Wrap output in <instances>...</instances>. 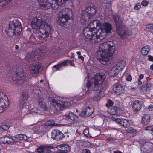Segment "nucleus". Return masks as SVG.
<instances>
[{"instance_id": "obj_1", "label": "nucleus", "mask_w": 153, "mask_h": 153, "mask_svg": "<svg viewBox=\"0 0 153 153\" xmlns=\"http://www.w3.org/2000/svg\"><path fill=\"white\" fill-rule=\"evenodd\" d=\"M31 25L33 31L36 34L35 40L42 43L47 40V38L51 31V27L47 23L43 22L41 19L35 18L33 19Z\"/></svg>"}, {"instance_id": "obj_2", "label": "nucleus", "mask_w": 153, "mask_h": 153, "mask_svg": "<svg viewBox=\"0 0 153 153\" xmlns=\"http://www.w3.org/2000/svg\"><path fill=\"white\" fill-rule=\"evenodd\" d=\"M113 43L111 41L106 42L101 44L99 46L100 51L98 54L100 55V62L106 65L109 61L114 52L113 46Z\"/></svg>"}, {"instance_id": "obj_3", "label": "nucleus", "mask_w": 153, "mask_h": 153, "mask_svg": "<svg viewBox=\"0 0 153 153\" xmlns=\"http://www.w3.org/2000/svg\"><path fill=\"white\" fill-rule=\"evenodd\" d=\"M105 79L104 73L102 72L97 73L92 78L88 79L86 85L82 86V88L87 93L90 91L97 90H98L97 87L99 85L102 83Z\"/></svg>"}, {"instance_id": "obj_4", "label": "nucleus", "mask_w": 153, "mask_h": 153, "mask_svg": "<svg viewBox=\"0 0 153 153\" xmlns=\"http://www.w3.org/2000/svg\"><path fill=\"white\" fill-rule=\"evenodd\" d=\"M22 30L21 23L18 19L10 22L9 27L5 29L6 34L10 37H12L14 34L19 35Z\"/></svg>"}, {"instance_id": "obj_5", "label": "nucleus", "mask_w": 153, "mask_h": 153, "mask_svg": "<svg viewBox=\"0 0 153 153\" xmlns=\"http://www.w3.org/2000/svg\"><path fill=\"white\" fill-rule=\"evenodd\" d=\"M68 0H38L41 7L45 9L52 8L53 10L57 9L59 6L65 3Z\"/></svg>"}, {"instance_id": "obj_6", "label": "nucleus", "mask_w": 153, "mask_h": 153, "mask_svg": "<svg viewBox=\"0 0 153 153\" xmlns=\"http://www.w3.org/2000/svg\"><path fill=\"white\" fill-rule=\"evenodd\" d=\"M116 26V30L117 34L121 37L123 36H130L132 34V31L127 30L125 27V25L123 24V22L120 19L118 16H115L113 18Z\"/></svg>"}, {"instance_id": "obj_7", "label": "nucleus", "mask_w": 153, "mask_h": 153, "mask_svg": "<svg viewBox=\"0 0 153 153\" xmlns=\"http://www.w3.org/2000/svg\"><path fill=\"white\" fill-rule=\"evenodd\" d=\"M72 11L70 9H62L59 13L57 22L61 26L65 27L68 21L70 19V16L72 15Z\"/></svg>"}, {"instance_id": "obj_8", "label": "nucleus", "mask_w": 153, "mask_h": 153, "mask_svg": "<svg viewBox=\"0 0 153 153\" xmlns=\"http://www.w3.org/2000/svg\"><path fill=\"white\" fill-rule=\"evenodd\" d=\"M100 28L101 31L99 34L96 36V41L100 42L104 39L108 34L109 33L112 29V26L111 24L107 22L101 23Z\"/></svg>"}, {"instance_id": "obj_9", "label": "nucleus", "mask_w": 153, "mask_h": 153, "mask_svg": "<svg viewBox=\"0 0 153 153\" xmlns=\"http://www.w3.org/2000/svg\"><path fill=\"white\" fill-rule=\"evenodd\" d=\"M96 13V10L94 7H87L85 10L82 12L81 18L84 21L86 22L92 17Z\"/></svg>"}, {"instance_id": "obj_10", "label": "nucleus", "mask_w": 153, "mask_h": 153, "mask_svg": "<svg viewBox=\"0 0 153 153\" xmlns=\"http://www.w3.org/2000/svg\"><path fill=\"white\" fill-rule=\"evenodd\" d=\"M45 53V51L44 52L42 50L40 49H36L35 51L28 53L25 56V59L26 60L32 62L34 61L37 60L39 56H43L44 53Z\"/></svg>"}, {"instance_id": "obj_11", "label": "nucleus", "mask_w": 153, "mask_h": 153, "mask_svg": "<svg viewBox=\"0 0 153 153\" xmlns=\"http://www.w3.org/2000/svg\"><path fill=\"white\" fill-rule=\"evenodd\" d=\"M24 71L21 68L17 70L15 74L12 76V79L13 81H15L19 85L24 84V80L23 79L25 77Z\"/></svg>"}, {"instance_id": "obj_12", "label": "nucleus", "mask_w": 153, "mask_h": 153, "mask_svg": "<svg viewBox=\"0 0 153 153\" xmlns=\"http://www.w3.org/2000/svg\"><path fill=\"white\" fill-rule=\"evenodd\" d=\"M98 31L96 30V31H94L93 30L86 27L83 31V34L84 38L86 40V41L91 40L93 39H96V36L97 34Z\"/></svg>"}, {"instance_id": "obj_13", "label": "nucleus", "mask_w": 153, "mask_h": 153, "mask_svg": "<svg viewBox=\"0 0 153 153\" xmlns=\"http://www.w3.org/2000/svg\"><path fill=\"white\" fill-rule=\"evenodd\" d=\"M42 66L40 63L37 62L30 64L29 65L30 72L33 77H36L41 72Z\"/></svg>"}, {"instance_id": "obj_14", "label": "nucleus", "mask_w": 153, "mask_h": 153, "mask_svg": "<svg viewBox=\"0 0 153 153\" xmlns=\"http://www.w3.org/2000/svg\"><path fill=\"white\" fill-rule=\"evenodd\" d=\"M86 106L84 111H82L80 113V116L82 117H87L90 116L94 111L93 108L91 105L90 104L89 102L85 103Z\"/></svg>"}, {"instance_id": "obj_15", "label": "nucleus", "mask_w": 153, "mask_h": 153, "mask_svg": "<svg viewBox=\"0 0 153 153\" xmlns=\"http://www.w3.org/2000/svg\"><path fill=\"white\" fill-rule=\"evenodd\" d=\"M9 105V100L7 96H3L0 98V113L4 111Z\"/></svg>"}, {"instance_id": "obj_16", "label": "nucleus", "mask_w": 153, "mask_h": 153, "mask_svg": "<svg viewBox=\"0 0 153 153\" xmlns=\"http://www.w3.org/2000/svg\"><path fill=\"white\" fill-rule=\"evenodd\" d=\"M64 134L58 130H53L51 133L52 138L57 141L60 140L64 137Z\"/></svg>"}, {"instance_id": "obj_17", "label": "nucleus", "mask_w": 153, "mask_h": 153, "mask_svg": "<svg viewBox=\"0 0 153 153\" xmlns=\"http://www.w3.org/2000/svg\"><path fill=\"white\" fill-rule=\"evenodd\" d=\"M113 89L117 95L121 94L124 91L123 87L119 83H117L114 84Z\"/></svg>"}, {"instance_id": "obj_18", "label": "nucleus", "mask_w": 153, "mask_h": 153, "mask_svg": "<svg viewBox=\"0 0 153 153\" xmlns=\"http://www.w3.org/2000/svg\"><path fill=\"white\" fill-rule=\"evenodd\" d=\"M101 22L98 20H95L91 22L87 27H90L94 31H96L97 27L100 26L101 25Z\"/></svg>"}, {"instance_id": "obj_19", "label": "nucleus", "mask_w": 153, "mask_h": 153, "mask_svg": "<svg viewBox=\"0 0 153 153\" xmlns=\"http://www.w3.org/2000/svg\"><path fill=\"white\" fill-rule=\"evenodd\" d=\"M58 149L61 152L66 153L70 150V147L66 144H62L59 145L57 146Z\"/></svg>"}, {"instance_id": "obj_20", "label": "nucleus", "mask_w": 153, "mask_h": 153, "mask_svg": "<svg viewBox=\"0 0 153 153\" xmlns=\"http://www.w3.org/2000/svg\"><path fill=\"white\" fill-rule=\"evenodd\" d=\"M43 98L42 96H38L37 98V100L39 105L42 109L45 111L48 110V108L46 106L45 104L43 101Z\"/></svg>"}, {"instance_id": "obj_21", "label": "nucleus", "mask_w": 153, "mask_h": 153, "mask_svg": "<svg viewBox=\"0 0 153 153\" xmlns=\"http://www.w3.org/2000/svg\"><path fill=\"white\" fill-rule=\"evenodd\" d=\"M141 102L139 100H135L133 102L132 108L134 111H139L141 108Z\"/></svg>"}, {"instance_id": "obj_22", "label": "nucleus", "mask_w": 153, "mask_h": 153, "mask_svg": "<svg viewBox=\"0 0 153 153\" xmlns=\"http://www.w3.org/2000/svg\"><path fill=\"white\" fill-rule=\"evenodd\" d=\"M151 85L149 82L147 81L143 83L141 87V90L143 91H149L150 90Z\"/></svg>"}, {"instance_id": "obj_23", "label": "nucleus", "mask_w": 153, "mask_h": 153, "mask_svg": "<svg viewBox=\"0 0 153 153\" xmlns=\"http://www.w3.org/2000/svg\"><path fill=\"white\" fill-rule=\"evenodd\" d=\"M149 115L147 114H144L142 117L141 122L144 125H148L150 121Z\"/></svg>"}, {"instance_id": "obj_24", "label": "nucleus", "mask_w": 153, "mask_h": 153, "mask_svg": "<svg viewBox=\"0 0 153 153\" xmlns=\"http://www.w3.org/2000/svg\"><path fill=\"white\" fill-rule=\"evenodd\" d=\"M27 96H21L20 98L19 106L20 109H23L27 101Z\"/></svg>"}, {"instance_id": "obj_25", "label": "nucleus", "mask_w": 153, "mask_h": 153, "mask_svg": "<svg viewBox=\"0 0 153 153\" xmlns=\"http://www.w3.org/2000/svg\"><path fill=\"white\" fill-rule=\"evenodd\" d=\"M66 117L70 119L71 120L73 121H76L77 119V117L76 115L73 113L68 112H67L65 115Z\"/></svg>"}, {"instance_id": "obj_26", "label": "nucleus", "mask_w": 153, "mask_h": 153, "mask_svg": "<svg viewBox=\"0 0 153 153\" xmlns=\"http://www.w3.org/2000/svg\"><path fill=\"white\" fill-rule=\"evenodd\" d=\"M148 144V143H146L143 146H141V151L144 153H150V147L147 146Z\"/></svg>"}, {"instance_id": "obj_27", "label": "nucleus", "mask_w": 153, "mask_h": 153, "mask_svg": "<svg viewBox=\"0 0 153 153\" xmlns=\"http://www.w3.org/2000/svg\"><path fill=\"white\" fill-rule=\"evenodd\" d=\"M149 47L146 45L142 48L141 49V53L143 55H146L149 51Z\"/></svg>"}, {"instance_id": "obj_28", "label": "nucleus", "mask_w": 153, "mask_h": 153, "mask_svg": "<svg viewBox=\"0 0 153 153\" xmlns=\"http://www.w3.org/2000/svg\"><path fill=\"white\" fill-rule=\"evenodd\" d=\"M117 67H119L122 70L126 66V61L124 60H122L120 62H117L116 64Z\"/></svg>"}, {"instance_id": "obj_29", "label": "nucleus", "mask_w": 153, "mask_h": 153, "mask_svg": "<svg viewBox=\"0 0 153 153\" xmlns=\"http://www.w3.org/2000/svg\"><path fill=\"white\" fill-rule=\"evenodd\" d=\"M16 138L19 140H25L28 139V137L25 134H19L16 135Z\"/></svg>"}, {"instance_id": "obj_30", "label": "nucleus", "mask_w": 153, "mask_h": 153, "mask_svg": "<svg viewBox=\"0 0 153 153\" xmlns=\"http://www.w3.org/2000/svg\"><path fill=\"white\" fill-rule=\"evenodd\" d=\"M118 66L116 65L115 66H114L112 68V70L113 71V72L114 73V75L116 76V75H117V74L119 71L121 70L120 68L119 67H117Z\"/></svg>"}, {"instance_id": "obj_31", "label": "nucleus", "mask_w": 153, "mask_h": 153, "mask_svg": "<svg viewBox=\"0 0 153 153\" xmlns=\"http://www.w3.org/2000/svg\"><path fill=\"white\" fill-rule=\"evenodd\" d=\"M46 148V146H40L37 148L36 150L39 153H43L45 152Z\"/></svg>"}, {"instance_id": "obj_32", "label": "nucleus", "mask_w": 153, "mask_h": 153, "mask_svg": "<svg viewBox=\"0 0 153 153\" xmlns=\"http://www.w3.org/2000/svg\"><path fill=\"white\" fill-rule=\"evenodd\" d=\"M121 126L125 128L128 127L129 126L130 124L129 121L126 119H123L122 121Z\"/></svg>"}, {"instance_id": "obj_33", "label": "nucleus", "mask_w": 153, "mask_h": 153, "mask_svg": "<svg viewBox=\"0 0 153 153\" xmlns=\"http://www.w3.org/2000/svg\"><path fill=\"white\" fill-rule=\"evenodd\" d=\"M8 137L7 136L2 137L0 138V143L3 144H8Z\"/></svg>"}, {"instance_id": "obj_34", "label": "nucleus", "mask_w": 153, "mask_h": 153, "mask_svg": "<svg viewBox=\"0 0 153 153\" xmlns=\"http://www.w3.org/2000/svg\"><path fill=\"white\" fill-rule=\"evenodd\" d=\"M12 0H0V5L3 7L10 2Z\"/></svg>"}, {"instance_id": "obj_35", "label": "nucleus", "mask_w": 153, "mask_h": 153, "mask_svg": "<svg viewBox=\"0 0 153 153\" xmlns=\"http://www.w3.org/2000/svg\"><path fill=\"white\" fill-rule=\"evenodd\" d=\"M39 88L36 86H34L33 87V91L35 93L36 96H39L40 91L39 90Z\"/></svg>"}, {"instance_id": "obj_36", "label": "nucleus", "mask_w": 153, "mask_h": 153, "mask_svg": "<svg viewBox=\"0 0 153 153\" xmlns=\"http://www.w3.org/2000/svg\"><path fill=\"white\" fill-rule=\"evenodd\" d=\"M45 125L47 126H53L55 125L54 122L53 120H49L46 122Z\"/></svg>"}, {"instance_id": "obj_37", "label": "nucleus", "mask_w": 153, "mask_h": 153, "mask_svg": "<svg viewBox=\"0 0 153 153\" xmlns=\"http://www.w3.org/2000/svg\"><path fill=\"white\" fill-rule=\"evenodd\" d=\"M53 105L55 106L57 105L60 108H61L63 106V103L62 102L56 100L55 103H54Z\"/></svg>"}, {"instance_id": "obj_38", "label": "nucleus", "mask_w": 153, "mask_h": 153, "mask_svg": "<svg viewBox=\"0 0 153 153\" xmlns=\"http://www.w3.org/2000/svg\"><path fill=\"white\" fill-rule=\"evenodd\" d=\"M9 126L5 124H3L0 126V129L3 131H6L9 129Z\"/></svg>"}, {"instance_id": "obj_39", "label": "nucleus", "mask_w": 153, "mask_h": 153, "mask_svg": "<svg viewBox=\"0 0 153 153\" xmlns=\"http://www.w3.org/2000/svg\"><path fill=\"white\" fill-rule=\"evenodd\" d=\"M112 120H113L117 122L119 125L121 126L123 119L113 118Z\"/></svg>"}, {"instance_id": "obj_40", "label": "nucleus", "mask_w": 153, "mask_h": 153, "mask_svg": "<svg viewBox=\"0 0 153 153\" xmlns=\"http://www.w3.org/2000/svg\"><path fill=\"white\" fill-rule=\"evenodd\" d=\"M68 61H70L69 60H64L63 61L60 62L59 63L62 67L66 66L68 65Z\"/></svg>"}, {"instance_id": "obj_41", "label": "nucleus", "mask_w": 153, "mask_h": 153, "mask_svg": "<svg viewBox=\"0 0 153 153\" xmlns=\"http://www.w3.org/2000/svg\"><path fill=\"white\" fill-rule=\"evenodd\" d=\"M141 8V6L140 4L139 3H138L135 4L134 7V9L136 10H139Z\"/></svg>"}, {"instance_id": "obj_42", "label": "nucleus", "mask_w": 153, "mask_h": 153, "mask_svg": "<svg viewBox=\"0 0 153 153\" xmlns=\"http://www.w3.org/2000/svg\"><path fill=\"white\" fill-rule=\"evenodd\" d=\"M146 29L153 30V24L149 23L146 24Z\"/></svg>"}, {"instance_id": "obj_43", "label": "nucleus", "mask_w": 153, "mask_h": 153, "mask_svg": "<svg viewBox=\"0 0 153 153\" xmlns=\"http://www.w3.org/2000/svg\"><path fill=\"white\" fill-rule=\"evenodd\" d=\"M149 4V2L147 0H143L141 3V4L143 6H146L148 5Z\"/></svg>"}, {"instance_id": "obj_44", "label": "nucleus", "mask_w": 153, "mask_h": 153, "mask_svg": "<svg viewBox=\"0 0 153 153\" xmlns=\"http://www.w3.org/2000/svg\"><path fill=\"white\" fill-rule=\"evenodd\" d=\"M15 142H16L15 140L14 139L9 137H8V144H9L11 143H13Z\"/></svg>"}, {"instance_id": "obj_45", "label": "nucleus", "mask_w": 153, "mask_h": 153, "mask_svg": "<svg viewBox=\"0 0 153 153\" xmlns=\"http://www.w3.org/2000/svg\"><path fill=\"white\" fill-rule=\"evenodd\" d=\"M126 80L131 81L132 80V76L130 74H128L126 76Z\"/></svg>"}, {"instance_id": "obj_46", "label": "nucleus", "mask_w": 153, "mask_h": 153, "mask_svg": "<svg viewBox=\"0 0 153 153\" xmlns=\"http://www.w3.org/2000/svg\"><path fill=\"white\" fill-rule=\"evenodd\" d=\"M145 130L151 131L153 132V125L148 126L145 128Z\"/></svg>"}, {"instance_id": "obj_47", "label": "nucleus", "mask_w": 153, "mask_h": 153, "mask_svg": "<svg viewBox=\"0 0 153 153\" xmlns=\"http://www.w3.org/2000/svg\"><path fill=\"white\" fill-rule=\"evenodd\" d=\"M48 100L50 102H51L53 105H54L55 103V102L56 100L53 99V98L52 97H50L48 98Z\"/></svg>"}, {"instance_id": "obj_48", "label": "nucleus", "mask_w": 153, "mask_h": 153, "mask_svg": "<svg viewBox=\"0 0 153 153\" xmlns=\"http://www.w3.org/2000/svg\"><path fill=\"white\" fill-rule=\"evenodd\" d=\"M47 148L45 150V152H44L45 153H48L50 152V149L52 148V146H46Z\"/></svg>"}, {"instance_id": "obj_49", "label": "nucleus", "mask_w": 153, "mask_h": 153, "mask_svg": "<svg viewBox=\"0 0 153 153\" xmlns=\"http://www.w3.org/2000/svg\"><path fill=\"white\" fill-rule=\"evenodd\" d=\"M62 67L59 62L57 65H55L53 66V67L56 68L57 70H59V69L61 68Z\"/></svg>"}, {"instance_id": "obj_50", "label": "nucleus", "mask_w": 153, "mask_h": 153, "mask_svg": "<svg viewBox=\"0 0 153 153\" xmlns=\"http://www.w3.org/2000/svg\"><path fill=\"white\" fill-rule=\"evenodd\" d=\"M101 1L104 4H109L111 3L112 0H101Z\"/></svg>"}, {"instance_id": "obj_51", "label": "nucleus", "mask_w": 153, "mask_h": 153, "mask_svg": "<svg viewBox=\"0 0 153 153\" xmlns=\"http://www.w3.org/2000/svg\"><path fill=\"white\" fill-rule=\"evenodd\" d=\"M22 95V96H28V95H27V94L28 93L27 91V90L25 89L24 90L22 91L21 92Z\"/></svg>"}, {"instance_id": "obj_52", "label": "nucleus", "mask_w": 153, "mask_h": 153, "mask_svg": "<svg viewBox=\"0 0 153 153\" xmlns=\"http://www.w3.org/2000/svg\"><path fill=\"white\" fill-rule=\"evenodd\" d=\"M83 133L85 135L88 137V129H85L83 131Z\"/></svg>"}, {"instance_id": "obj_53", "label": "nucleus", "mask_w": 153, "mask_h": 153, "mask_svg": "<svg viewBox=\"0 0 153 153\" xmlns=\"http://www.w3.org/2000/svg\"><path fill=\"white\" fill-rule=\"evenodd\" d=\"M82 152L83 153H91L90 150L87 149H83Z\"/></svg>"}, {"instance_id": "obj_54", "label": "nucleus", "mask_w": 153, "mask_h": 153, "mask_svg": "<svg viewBox=\"0 0 153 153\" xmlns=\"http://www.w3.org/2000/svg\"><path fill=\"white\" fill-rule=\"evenodd\" d=\"M148 108L149 111H153V105H152V104L149 105L148 106Z\"/></svg>"}, {"instance_id": "obj_55", "label": "nucleus", "mask_w": 153, "mask_h": 153, "mask_svg": "<svg viewBox=\"0 0 153 153\" xmlns=\"http://www.w3.org/2000/svg\"><path fill=\"white\" fill-rule=\"evenodd\" d=\"M148 60L152 62L153 61V56L150 55H149L148 56Z\"/></svg>"}, {"instance_id": "obj_56", "label": "nucleus", "mask_w": 153, "mask_h": 153, "mask_svg": "<svg viewBox=\"0 0 153 153\" xmlns=\"http://www.w3.org/2000/svg\"><path fill=\"white\" fill-rule=\"evenodd\" d=\"M108 102L109 106H111L113 105V102L111 100H108Z\"/></svg>"}, {"instance_id": "obj_57", "label": "nucleus", "mask_w": 153, "mask_h": 153, "mask_svg": "<svg viewBox=\"0 0 153 153\" xmlns=\"http://www.w3.org/2000/svg\"><path fill=\"white\" fill-rule=\"evenodd\" d=\"M129 130H130L131 132L133 133H136V130L133 129L132 128H129Z\"/></svg>"}, {"instance_id": "obj_58", "label": "nucleus", "mask_w": 153, "mask_h": 153, "mask_svg": "<svg viewBox=\"0 0 153 153\" xmlns=\"http://www.w3.org/2000/svg\"><path fill=\"white\" fill-rule=\"evenodd\" d=\"M39 128L37 126H34L33 128V130L35 132H36L38 130Z\"/></svg>"}, {"instance_id": "obj_59", "label": "nucleus", "mask_w": 153, "mask_h": 153, "mask_svg": "<svg viewBox=\"0 0 153 153\" xmlns=\"http://www.w3.org/2000/svg\"><path fill=\"white\" fill-rule=\"evenodd\" d=\"M78 58L79 59H81L82 61H84V58L81 55L78 56Z\"/></svg>"}, {"instance_id": "obj_60", "label": "nucleus", "mask_w": 153, "mask_h": 153, "mask_svg": "<svg viewBox=\"0 0 153 153\" xmlns=\"http://www.w3.org/2000/svg\"><path fill=\"white\" fill-rule=\"evenodd\" d=\"M106 140L108 141H113V139L112 137H108L107 138Z\"/></svg>"}, {"instance_id": "obj_61", "label": "nucleus", "mask_w": 153, "mask_h": 153, "mask_svg": "<svg viewBox=\"0 0 153 153\" xmlns=\"http://www.w3.org/2000/svg\"><path fill=\"white\" fill-rule=\"evenodd\" d=\"M37 110V108H33L32 109V111L33 112V113H38Z\"/></svg>"}, {"instance_id": "obj_62", "label": "nucleus", "mask_w": 153, "mask_h": 153, "mask_svg": "<svg viewBox=\"0 0 153 153\" xmlns=\"http://www.w3.org/2000/svg\"><path fill=\"white\" fill-rule=\"evenodd\" d=\"M144 75L143 74H140L139 76V79H142L144 77Z\"/></svg>"}, {"instance_id": "obj_63", "label": "nucleus", "mask_w": 153, "mask_h": 153, "mask_svg": "<svg viewBox=\"0 0 153 153\" xmlns=\"http://www.w3.org/2000/svg\"><path fill=\"white\" fill-rule=\"evenodd\" d=\"M136 89V88L135 87H131L130 90H131L132 91H134Z\"/></svg>"}, {"instance_id": "obj_64", "label": "nucleus", "mask_w": 153, "mask_h": 153, "mask_svg": "<svg viewBox=\"0 0 153 153\" xmlns=\"http://www.w3.org/2000/svg\"><path fill=\"white\" fill-rule=\"evenodd\" d=\"M141 79H138V84L139 85H140L141 84L142 82L140 80Z\"/></svg>"}]
</instances>
